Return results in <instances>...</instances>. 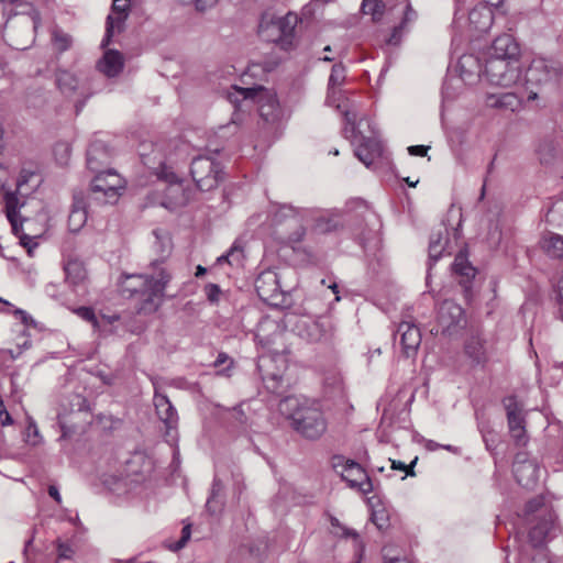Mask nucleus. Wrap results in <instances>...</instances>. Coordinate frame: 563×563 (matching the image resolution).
Wrapping results in <instances>:
<instances>
[{"label":"nucleus","instance_id":"64","mask_svg":"<svg viewBox=\"0 0 563 563\" xmlns=\"http://www.w3.org/2000/svg\"><path fill=\"white\" fill-rule=\"evenodd\" d=\"M14 313L21 317V320L24 324H29L33 321L32 318L22 309H15Z\"/></svg>","mask_w":563,"mask_h":563},{"label":"nucleus","instance_id":"50","mask_svg":"<svg viewBox=\"0 0 563 563\" xmlns=\"http://www.w3.org/2000/svg\"><path fill=\"white\" fill-rule=\"evenodd\" d=\"M429 244H435V245L444 244L445 246H448V244H449L448 230L445 228H442V229H439L438 231L433 232L431 234Z\"/></svg>","mask_w":563,"mask_h":563},{"label":"nucleus","instance_id":"58","mask_svg":"<svg viewBox=\"0 0 563 563\" xmlns=\"http://www.w3.org/2000/svg\"><path fill=\"white\" fill-rule=\"evenodd\" d=\"M190 538V526H185L181 530V538L177 543V548H183Z\"/></svg>","mask_w":563,"mask_h":563},{"label":"nucleus","instance_id":"46","mask_svg":"<svg viewBox=\"0 0 563 563\" xmlns=\"http://www.w3.org/2000/svg\"><path fill=\"white\" fill-rule=\"evenodd\" d=\"M223 484L218 477L213 478L211 494L207 500L206 508H212V503L217 501V498L222 499Z\"/></svg>","mask_w":563,"mask_h":563},{"label":"nucleus","instance_id":"3","mask_svg":"<svg viewBox=\"0 0 563 563\" xmlns=\"http://www.w3.org/2000/svg\"><path fill=\"white\" fill-rule=\"evenodd\" d=\"M344 117L346 120L344 132L353 139L355 156L366 167H371L383 154V145L373 122L367 118H362L356 123L355 115H351L349 111L344 112Z\"/></svg>","mask_w":563,"mask_h":563},{"label":"nucleus","instance_id":"45","mask_svg":"<svg viewBox=\"0 0 563 563\" xmlns=\"http://www.w3.org/2000/svg\"><path fill=\"white\" fill-rule=\"evenodd\" d=\"M25 441L32 445H36L41 441L38 428L32 418H29V423L25 431Z\"/></svg>","mask_w":563,"mask_h":563},{"label":"nucleus","instance_id":"54","mask_svg":"<svg viewBox=\"0 0 563 563\" xmlns=\"http://www.w3.org/2000/svg\"><path fill=\"white\" fill-rule=\"evenodd\" d=\"M483 439L488 450H493L496 446L497 434L493 430L485 432Z\"/></svg>","mask_w":563,"mask_h":563},{"label":"nucleus","instance_id":"47","mask_svg":"<svg viewBox=\"0 0 563 563\" xmlns=\"http://www.w3.org/2000/svg\"><path fill=\"white\" fill-rule=\"evenodd\" d=\"M70 406L71 410H76L78 412H89L91 410L87 398L78 394L73 396Z\"/></svg>","mask_w":563,"mask_h":563},{"label":"nucleus","instance_id":"26","mask_svg":"<svg viewBox=\"0 0 563 563\" xmlns=\"http://www.w3.org/2000/svg\"><path fill=\"white\" fill-rule=\"evenodd\" d=\"M519 55L520 48L515 38L510 34H503L494 40L487 57L519 59Z\"/></svg>","mask_w":563,"mask_h":563},{"label":"nucleus","instance_id":"41","mask_svg":"<svg viewBox=\"0 0 563 563\" xmlns=\"http://www.w3.org/2000/svg\"><path fill=\"white\" fill-rule=\"evenodd\" d=\"M73 38L67 33L60 30H54L53 32V45L58 53H64L70 48Z\"/></svg>","mask_w":563,"mask_h":563},{"label":"nucleus","instance_id":"21","mask_svg":"<svg viewBox=\"0 0 563 563\" xmlns=\"http://www.w3.org/2000/svg\"><path fill=\"white\" fill-rule=\"evenodd\" d=\"M397 334L400 336L404 354L407 357L415 355L421 343L420 329L415 323L401 322L397 328Z\"/></svg>","mask_w":563,"mask_h":563},{"label":"nucleus","instance_id":"18","mask_svg":"<svg viewBox=\"0 0 563 563\" xmlns=\"http://www.w3.org/2000/svg\"><path fill=\"white\" fill-rule=\"evenodd\" d=\"M157 278V273L150 271L144 274L123 275L120 278L119 286L123 295L136 297L144 291Z\"/></svg>","mask_w":563,"mask_h":563},{"label":"nucleus","instance_id":"34","mask_svg":"<svg viewBox=\"0 0 563 563\" xmlns=\"http://www.w3.org/2000/svg\"><path fill=\"white\" fill-rule=\"evenodd\" d=\"M66 280L73 285L78 286L87 279V271L84 263L79 260H69L65 265Z\"/></svg>","mask_w":563,"mask_h":563},{"label":"nucleus","instance_id":"44","mask_svg":"<svg viewBox=\"0 0 563 563\" xmlns=\"http://www.w3.org/2000/svg\"><path fill=\"white\" fill-rule=\"evenodd\" d=\"M263 382L269 391L278 394L282 386L283 376L276 373H266L263 375Z\"/></svg>","mask_w":563,"mask_h":563},{"label":"nucleus","instance_id":"11","mask_svg":"<svg viewBox=\"0 0 563 563\" xmlns=\"http://www.w3.org/2000/svg\"><path fill=\"white\" fill-rule=\"evenodd\" d=\"M333 323L329 317L321 316L317 319L302 316L297 319L294 331L302 339L309 342H319L328 338L333 332Z\"/></svg>","mask_w":563,"mask_h":563},{"label":"nucleus","instance_id":"37","mask_svg":"<svg viewBox=\"0 0 563 563\" xmlns=\"http://www.w3.org/2000/svg\"><path fill=\"white\" fill-rule=\"evenodd\" d=\"M346 69L342 63L334 64L328 82V100L335 95L336 88L342 86L345 81Z\"/></svg>","mask_w":563,"mask_h":563},{"label":"nucleus","instance_id":"9","mask_svg":"<svg viewBox=\"0 0 563 563\" xmlns=\"http://www.w3.org/2000/svg\"><path fill=\"white\" fill-rule=\"evenodd\" d=\"M170 280L172 274L169 271L166 267H159L157 278L136 296V312L145 316L155 313L162 305L165 289Z\"/></svg>","mask_w":563,"mask_h":563},{"label":"nucleus","instance_id":"43","mask_svg":"<svg viewBox=\"0 0 563 563\" xmlns=\"http://www.w3.org/2000/svg\"><path fill=\"white\" fill-rule=\"evenodd\" d=\"M544 511L549 510L544 507V499L541 496L534 497L531 500H529L525 508V515L527 517L538 512L539 519L544 516Z\"/></svg>","mask_w":563,"mask_h":563},{"label":"nucleus","instance_id":"38","mask_svg":"<svg viewBox=\"0 0 563 563\" xmlns=\"http://www.w3.org/2000/svg\"><path fill=\"white\" fill-rule=\"evenodd\" d=\"M390 0H363L362 11L364 14L372 15L374 22L383 19L385 10Z\"/></svg>","mask_w":563,"mask_h":563},{"label":"nucleus","instance_id":"61","mask_svg":"<svg viewBox=\"0 0 563 563\" xmlns=\"http://www.w3.org/2000/svg\"><path fill=\"white\" fill-rule=\"evenodd\" d=\"M384 551V562L385 563H410L408 562L407 560H404V559H399V558H391L388 555V553L386 552V549L383 550Z\"/></svg>","mask_w":563,"mask_h":563},{"label":"nucleus","instance_id":"33","mask_svg":"<svg viewBox=\"0 0 563 563\" xmlns=\"http://www.w3.org/2000/svg\"><path fill=\"white\" fill-rule=\"evenodd\" d=\"M156 176L158 179L164 180L170 185V188H169L170 195L176 197L178 194H183V188L179 183V179L170 167L166 166L165 164H161L159 167L157 168ZM181 196H184V195H181ZM185 202H186L185 197H181L180 199H178V203H185Z\"/></svg>","mask_w":563,"mask_h":563},{"label":"nucleus","instance_id":"20","mask_svg":"<svg viewBox=\"0 0 563 563\" xmlns=\"http://www.w3.org/2000/svg\"><path fill=\"white\" fill-rule=\"evenodd\" d=\"M255 289L264 301L276 299L282 292L277 274L273 271L262 272L255 280Z\"/></svg>","mask_w":563,"mask_h":563},{"label":"nucleus","instance_id":"57","mask_svg":"<svg viewBox=\"0 0 563 563\" xmlns=\"http://www.w3.org/2000/svg\"><path fill=\"white\" fill-rule=\"evenodd\" d=\"M428 146H423V145H413V146H410L408 147V152L410 155H415V156H424L428 152Z\"/></svg>","mask_w":563,"mask_h":563},{"label":"nucleus","instance_id":"63","mask_svg":"<svg viewBox=\"0 0 563 563\" xmlns=\"http://www.w3.org/2000/svg\"><path fill=\"white\" fill-rule=\"evenodd\" d=\"M223 499H219L217 498V501L216 503H212V508H207V510L212 514V515H216L217 512L221 511L222 507H223Z\"/></svg>","mask_w":563,"mask_h":563},{"label":"nucleus","instance_id":"28","mask_svg":"<svg viewBox=\"0 0 563 563\" xmlns=\"http://www.w3.org/2000/svg\"><path fill=\"white\" fill-rule=\"evenodd\" d=\"M452 271L459 277V283L468 291L470 284L476 276V268L470 263L465 251H460L452 264Z\"/></svg>","mask_w":563,"mask_h":563},{"label":"nucleus","instance_id":"16","mask_svg":"<svg viewBox=\"0 0 563 563\" xmlns=\"http://www.w3.org/2000/svg\"><path fill=\"white\" fill-rule=\"evenodd\" d=\"M113 156V150L107 142L93 139L87 148V167L91 172H100L107 167Z\"/></svg>","mask_w":563,"mask_h":563},{"label":"nucleus","instance_id":"36","mask_svg":"<svg viewBox=\"0 0 563 563\" xmlns=\"http://www.w3.org/2000/svg\"><path fill=\"white\" fill-rule=\"evenodd\" d=\"M280 334L277 323L266 320L260 323L256 339L263 346H269L275 338Z\"/></svg>","mask_w":563,"mask_h":563},{"label":"nucleus","instance_id":"5","mask_svg":"<svg viewBox=\"0 0 563 563\" xmlns=\"http://www.w3.org/2000/svg\"><path fill=\"white\" fill-rule=\"evenodd\" d=\"M40 183L38 174L23 169L18 177L15 191L4 195L5 214L15 234H19L25 220L21 214V209L26 203L25 198L38 187Z\"/></svg>","mask_w":563,"mask_h":563},{"label":"nucleus","instance_id":"8","mask_svg":"<svg viewBox=\"0 0 563 563\" xmlns=\"http://www.w3.org/2000/svg\"><path fill=\"white\" fill-rule=\"evenodd\" d=\"M90 190L93 199L102 203L115 202L125 187L123 178L113 169L95 172Z\"/></svg>","mask_w":563,"mask_h":563},{"label":"nucleus","instance_id":"24","mask_svg":"<svg viewBox=\"0 0 563 563\" xmlns=\"http://www.w3.org/2000/svg\"><path fill=\"white\" fill-rule=\"evenodd\" d=\"M153 401L157 417L166 426V429L168 431L175 429L178 423V415L168 397L155 387Z\"/></svg>","mask_w":563,"mask_h":563},{"label":"nucleus","instance_id":"1","mask_svg":"<svg viewBox=\"0 0 563 563\" xmlns=\"http://www.w3.org/2000/svg\"><path fill=\"white\" fill-rule=\"evenodd\" d=\"M278 410L305 439L318 440L327 431V419L314 402L288 396L279 401Z\"/></svg>","mask_w":563,"mask_h":563},{"label":"nucleus","instance_id":"31","mask_svg":"<svg viewBox=\"0 0 563 563\" xmlns=\"http://www.w3.org/2000/svg\"><path fill=\"white\" fill-rule=\"evenodd\" d=\"M541 250L552 258L563 260V236L556 233H549L541 238Z\"/></svg>","mask_w":563,"mask_h":563},{"label":"nucleus","instance_id":"49","mask_svg":"<svg viewBox=\"0 0 563 563\" xmlns=\"http://www.w3.org/2000/svg\"><path fill=\"white\" fill-rule=\"evenodd\" d=\"M371 519L379 530H384L388 527V517L385 510H374Z\"/></svg>","mask_w":563,"mask_h":563},{"label":"nucleus","instance_id":"4","mask_svg":"<svg viewBox=\"0 0 563 563\" xmlns=\"http://www.w3.org/2000/svg\"><path fill=\"white\" fill-rule=\"evenodd\" d=\"M296 13L288 12L279 16L273 12H264L258 24V35L268 43H274L284 51H289L296 45V26L298 24Z\"/></svg>","mask_w":563,"mask_h":563},{"label":"nucleus","instance_id":"22","mask_svg":"<svg viewBox=\"0 0 563 563\" xmlns=\"http://www.w3.org/2000/svg\"><path fill=\"white\" fill-rule=\"evenodd\" d=\"M457 71L460 79L465 84L472 85L478 78L484 76V65L473 54L462 55L457 62Z\"/></svg>","mask_w":563,"mask_h":563},{"label":"nucleus","instance_id":"10","mask_svg":"<svg viewBox=\"0 0 563 563\" xmlns=\"http://www.w3.org/2000/svg\"><path fill=\"white\" fill-rule=\"evenodd\" d=\"M333 470L347 483L351 488H357L362 494L373 492V484L365 470L353 460L343 456H334Z\"/></svg>","mask_w":563,"mask_h":563},{"label":"nucleus","instance_id":"48","mask_svg":"<svg viewBox=\"0 0 563 563\" xmlns=\"http://www.w3.org/2000/svg\"><path fill=\"white\" fill-rule=\"evenodd\" d=\"M76 313L84 319L85 321H88L92 324L93 328H98L99 322L97 319V316L95 313V310L90 307H79L76 310Z\"/></svg>","mask_w":563,"mask_h":563},{"label":"nucleus","instance_id":"40","mask_svg":"<svg viewBox=\"0 0 563 563\" xmlns=\"http://www.w3.org/2000/svg\"><path fill=\"white\" fill-rule=\"evenodd\" d=\"M330 522L333 528H340L342 530L343 537H346V538L352 537L355 540L356 548H355V553H354V556H355L354 563H361L362 559H363V553H364V545L358 539V533L355 530L343 527L340 523L339 519H336L335 517H331Z\"/></svg>","mask_w":563,"mask_h":563},{"label":"nucleus","instance_id":"12","mask_svg":"<svg viewBox=\"0 0 563 563\" xmlns=\"http://www.w3.org/2000/svg\"><path fill=\"white\" fill-rule=\"evenodd\" d=\"M503 404L507 413L509 432L515 443L519 446L526 445L528 437L526 433V418L522 405L518 402L515 396L505 397Z\"/></svg>","mask_w":563,"mask_h":563},{"label":"nucleus","instance_id":"14","mask_svg":"<svg viewBox=\"0 0 563 563\" xmlns=\"http://www.w3.org/2000/svg\"><path fill=\"white\" fill-rule=\"evenodd\" d=\"M464 353L473 366L484 367L493 353V345L479 333H471L464 342Z\"/></svg>","mask_w":563,"mask_h":563},{"label":"nucleus","instance_id":"23","mask_svg":"<svg viewBox=\"0 0 563 563\" xmlns=\"http://www.w3.org/2000/svg\"><path fill=\"white\" fill-rule=\"evenodd\" d=\"M552 71L549 69L544 60H533L526 69L525 74L521 73V81L519 85L526 86L530 89L550 81Z\"/></svg>","mask_w":563,"mask_h":563},{"label":"nucleus","instance_id":"55","mask_svg":"<svg viewBox=\"0 0 563 563\" xmlns=\"http://www.w3.org/2000/svg\"><path fill=\"white\" fill-rule=\"evenodd\" d=\"M218 3V0H196L195 7L197 11L205 12L208 9L213 8Z\"/></svg>","mask_w":563,"mask_h":563},{"label":"nucleus","instance_id":"42","mask_svg":"<svg viewBox=\"0 0 563 563\" xmlns=\"http://www.w3.org/2000/svg\"><path fill=\"white\" fill-rule=\"evenodd\" d=\"M243 256L244 255H243L242 247L239 245L238 242H235L230 247V250L227 252V254H224L218 258V262L219 263L227 262L230 265H234V264L239 265V264H241Z\"/></svg>","mask_w":563,"mask_h":563},{"label":"nucleus","instance_id":"19","mask_svg":"<svg viewBox=\"0 0 563 563\" xmlns=\"http://www.w3.org/2000/svg\"><path fill=\"white\" fill-rule=\"evenodd\" d=\"M308 213L309 211L306 209H296L290 205H283L275 212L274 221L276 223H282L290 219L296 224H299L295 232L289 235V240L292 242H300L306 234V230L301 222L305 218H307Z\"/></svg>","mask_w":563,"mask_h":563},{"label":"nucleus","instance_id":"6","mask_svg":"<svg viewBox=\"0 0 563 563\" xmlns=\"http://www.w3.org/2000/svg\"><path fill=\"white\" fill-rule=\"evenodd\" d=\"M484 77L489 84L504 88L519 85L521 81L520 59L486 57Z\"/></svg>","mask_w":563,"mask_h":563},{"label":"nucleus","instance_id":"25","mask_svg":"<svg viewBox=\"0 0 563 563\" xmlns=\"http://www.w3.org/2000/svg\"><path fill=\"white\" fill-rule=\"evenodd\" d=\"M554 530V515L544 511V516L529 531V542L533 549L542 547Z\"/></svg>","mask_w":563,"mask_h":563},{"label":"nucleus","instance_id":"62","mask_svg":"<svg viewBox=\"0 0 563 563\" xmlns=\"http://www.w3.org/2000/svg\"><path fill=\"white\" fill-rule=\"evenodd\" d=\"M48 495L56 501V503H60L62 501V497H60V494L58 492V488L54 485H51L48 486Z\"/></svg>","mask_w":563,"mask_h":563},{"label":"nucleus","instance_id":"7","mask_svg":"<svg viewBox=\"0 0 563 563\" xmlns=\"http://www.w3.org/2000/svg\"><path fill=\"white\" fill-rule=\"evenodd\" d=\"M190 174L201 191L216 189L224 179L222 165L211 156L200 155L195 157L190 165Z\"/></svg>","mask_w":563,"mask_h":563},{"label":"nucleus","instance_id":"17","mask_svg":"<svg viewBox=\"0 0 563 563\" xmlns=\"http://www.w3.org/2000/svg\"><path fill=\"white\" fill-rule=\"evenodd\" d=\"M512 472L516 481L523 487H531L538 481V465L529 460L525 453H518L512 464Z\"/></svg>","mask_w":563,"mask_h":563},{"label":"nucleus","instance_id":"30","mask_svg":"<svg viewBox=\"0 0 563 563\" xmlns=\"http://www.w3.org/2000/svg\"><path fill=\"white\" fill-rule=\"evenodd\" d=\"M417 18V11L411 7L410 3H408L406 5L400 23L393 29L391 34L385 40V43L387 45H398L402 35L410 30Z\"/></svg>","mask_w":563,"mask_h":563},{"label":"nucleus","instance_id":"52","mask_svg":"<svg viewBox=\"0 0 563 563\" xmlns=\"http://www.w3.org/2000/svg\"><path fill=\"white\" fill-rule=\"evenodd\" d=\"M205 292L209 301L217 302L219 300L221 290L220 287L216 284H208L205 287Z\"/></svg>","mask_w":563,"mask_h":563},{"label":"nucleus","instance_id":"27","mask_svg":"<svg viewBox=\"0 0 563 563\" xmlns=\"http://www.w3.org/2000/svg\"><path fill=\"white\" fill-rule=\"evenodd\" d=\"M87 222V201L84 192L78 191L73 196V205L68 216V229L78 232Z\"/></svg>","mask_w":563,"mask_h":563},{"label":"nucleus","instance_id":"35","mask_svg":"<svg viewBox=\"0 0 563 563\" xmlns=\"http://www.w3.org/2000/svg\"><path fill=\"white\" fill-rule=\"evenodd\" d=\"M344 227V220L338 213H331L328 217H320L314 224V231L322 234L336 232Z\"/></svg>","mask_w":563,"mask_h":563},{"label":"nucleus","instance_id":"60","mask_svg":"<svg viewBox=\"0 0 563 563\" xmlns=\"http://www.w3.org/2000/svg\"><path fill=\"white\" fill-rule=\"evenodd\" d=\"M59 424H60V429H62V439H66L68 437H70L75 430L70 427H67L63 421L62 419L59 418Z\"/></svg>","mask_w":563,"mask_h":563},{"label":"nucleus","instance_id":"59","mask_svg":"<svg viewBox=\"0 0 563 563\" xmlns=\"http://www.w3.org/2000/svg\"><path fill=\"white\" fill-rule=\"evenodd\" d=\"M533 563H552L543 550H539L533 556Z\"/></svg>","mask_w":563,"mask_h":563},{"label":"nucleus","instance_id":"32","mask_svg":"<svg viewBox=\"0 0 563 563\" xmlns=\"http://www.w3.org/2000/svg\"><path fill=\"white\" fill-rule=\"evenodd\" d=\"M55 84L63 95L73 96L79 86V79L69 70L57 69L55 73Z\"/></svg>","mask_w":563,"mask_h":563},{"label":"nucleus","instance_id":"29","mask_svg":"<svg viewBox=\"0 0 563 563\" xmlns=\"http://www.w3.org/2000/svg\"><path fill=\"white\" fill-rule=\"evenodd\" d=\"M124 66L123 55L117 49H108L98 62L97 67L107 77L118 76Z\"/></svg>","mask_w":563,"mask_h":563},{"label":"nucleus","instance_id":"51","mask_svg":"<svg viewBox=\"0 0 563 563\" xmlns=\"http://www.w3.org/2000/svg\"><path fill=\"white\" fill-rule=\"evenodd\" d=\"M74 553L75 552H74L73 548L70 547V544L62 542L59 540L57 541L58 559L69 560L73 558Z\"/></svg>","mask_w":563,"mask_h":563},{"label":"nucleus","instance_id":"39","mask_svg":"<svg viewBox=\"0 0 563 563\" xmlns=\"http://www.w3.org/2000/svg\"><path fill=\"white\" fill-rule=\"evenodd\" d=\"M487 102L490 107L515 110L519 103V100L515 93L506 92L488 96Z\"/></svg>","mask_w":563,"mask_h":563},{"label":"nucleus","instance_id":"15","mask_svg":"<svg viewBox=\"0 0 563 563\" xmlns=\"http://www.w3.org/2000/svg\"><path fill=\"white\" fill-rule=\"evenodd\" d=\"M154 242L152 245V251L155 255L150 262L148 269L154 271L158 274L159 267H165V262L169 258L173 252V242L169 232L155 229L153 231Z\"/></svg>","mask_w":563,"mask_h":563},{"label":"nucleus","instance_id":"2","mask_svg":"<svg viewBox=\"0 0 563 563\" xmlns=\"http://www.w3.org/2000/svg\"><path fill=\"white\" fill-rule=\"evenodd\" d=\"M228 99L235 107L232 115V122L235 124L241 123L244 119V111L240 102L257 103L260 115L265 122L273 123L280 118V107L276 95L263 87L240 88L233 86L232 91L228 93Z\"/></svg>","mask_w":563,"mask_h":563},{"label":"nucleus","instance_id":"56","mask_svg":"<svg viewBox=\"0 0 563 563\" xmlns=\"http://www.w3.org/2000/svg\"><path fill=\"white\" fill-rule=\"evenodd\" d=\"M113 29H114V24H113V18L111 15H108L107 18V29H106V35H104V38L102 41V45L106 46L109 44L112 35H113Z\"/></svg>","mask_w":563,"mask_h":563},{"label":"nucleus","instance_id":"53","mask_svg":"<svg viewBox=\"0 0 563 563\" xmlns=\"http://www.w3.org/2000/svg\"><path fill=\"white\" fill-rule=\"evenodd\" d=\"M446 246L444 244L435 245L429 244V257L431 261H438L445 252Z\"/></svg>","mask_w":563,"mask_h":563},{"label":"nucleus","instance_id":"13","mask_svg":"<svg viewBox=\"0 0 563 563\" xmlns=\"http://www.w3.org/2000/svg\"><path fill=\"white\" fill-rule=\"evenodd\" d=\"M438 323L443 334H453L465 323L463 308L453 300L442 301L438 311Z\"/></svg>","mask_w":563,"mask_h":563}]
</instances>
